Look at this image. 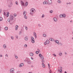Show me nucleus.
<instances>
[{
  "instance_id": "f257e3e1",
  "label": "nucleus",
  "mask_w": 73,
  "mask_h": 73,
  "mask_svg": "<svg viewBox=\"0 0 73 73\" xmlns=\"http://www.w3.org/2000/svg\"><path fill=\"white\" fill-rule=\"evenodd\" d=\"M24 61L26 62L28 64H31V61L30 59L29 58H27L26 59L24 60Z\"/></svg>"
},
{
  "instance_id": "f03ea898",
  "label": "nucleus",
  "mask_w": 73,
  "mask_h": 73,
  "mask_svg": "<svg viewBox=\"0 0 73 73\" xmlns=\"http://www.w3.org/2000/svg\"><path fill=\"white\" fill-rule=\"evenodd\" d=\"M36 12V10L34 9H32L30 10V14L32 15L33 13H34V12Z\"/></svg>"
},
{
  "instance_id": "7ed1b4c3",
  "label": "nucleus",
  "mask_w": 73,
  "mask_h": 73,
  "mask_svg": "<svg viewBox=\"0 0 73 73\" xmlns=\"http://www.w3.org/2000/svg\"><path fill=\"white\" fill-rule=\"evenodd\" d=\"M49 40H47L44 43V44L45 45H46V44H49Z\"/></svg>"
},
{
  "instance_id": "20e7f679",
  "label": "nucleus",
  "mask_w": 73,
  "mask_h": 73,
  "mask_svg": "<svg viewBox=\"0 0 73 73\" xmlns=\"http://www.w3.org/2000/svg\"><path fill=\"white\" fill-rule=\"evenodd\" d=\"M39 56L41 58V59L42 60H43L44 59V56H43L42 55V54H39Z\"/></svg>"
},
{
  "instance_id": "39448f33",
  "label": "nucleus",
  "mask_w": 73,
  "mask_h": 73,
  "mask_svg": "<svg viewBox=\"0 0 73 73\" xmlns=\"http://www.w3.org/2000/svg\"><path fill=\"white\" fill-rule=\"evenodd\" d=\"M33 36L35 37V39L37 38V34L36 33L34 32L33 33Z\"/></svg>"
},
{
  "instance_id": "423d86ee",
  "label": "nucleus",
  "mask_w": 73,
  "mask_h": 73,
  "mask_svg": "<svg viewBox=\"0 0 73 73\" xmlns=\"http://www.w3.org/2000/svg\"><path fill=\"white\" fill-rule=\"evenodd\" d=\"M10 18L11 20L12 21L14 19V17H13V16L12 15L10 16Z\"/></svg>"
},
{
  "instance_id": "0eeeda50",
  "label": "nucleus",
  "mask_w": 73,
  "mask_h": 73,
  "mask_svg": "<svg viewBox=\"0 0 73 73\" xmlns=\"http://www.w3.org/2000/svg\"><path fill=\"white\" fill-rule=\"evenodd\" d=\"M48 4L50 5L52 3V0H48Z\"/></svg>"
},
{
  "instance_id": "6e6552de",
  "label": "nucleus",
  "mask_w": 73,
  "mask_h": 73,
  "mask_svg": "<svg viewBox=\"0 0 73 73\" xmlns=\"http://www.w3.org/2000/svg\"><path fill=\"white\" fill-rule=\"evenodd\" d=\"M21 5L23 6H24L25 5V4H24V3L23 1H21Z\"/></svg>"
},
{
  "instance_id": "1a4fd4ad",
  "label": "nucleus",
  "mask_w": 73,
  "mask_h": 73,
  "mask_svg": "<svg viewBox=\"0 0 73 73\" xmlns=\"http://www.w3.org/2000/svg\"><path fill=\"white\" fill-rule=\"evenodd\" d=\"M53 20L55 22H57V19L55 17L53 18Z\"/></svg>"
},
{
  "instance_id": "9d476101",
  "label": "nucleus",
  "mask_w": 73,
  "mask_h": 73,
  "mask_svg": "<svg viewBox=\"0 0 73 73\" xmlns=\"http://www.w3.org/2000/svg\"><path fill=\"white\" fill-rule=\"evenodd\" d=\"M14 70H15L13 68H12L11 69H10V72H14Z\"/></svg>"
},
{
  "instance_id": "9b49d317",
  "label": "nucleus",
  "mask_w": 73,
  "mask_h": 73,
  "mask_svg": "<svg viewBox=\"0 0 73 73\" xmlns=\"http://www.w3.org/2000/svg\"><path fill=\"white\" fill-rule=\"evenodd\" d=\"M24 65V63H22L20 64L19 65V67H22Z\"/></svg>"
},
{
  "instance_id": "f8f14e48",
  "label": "nucleus",
  "mask_w": 73,
  "mask_h": 73,
  "mask_svg": "<svg viewBox=\"0 0 73 73\" xmlns=\"http://www.w3.org/2000/svg\"><path fill=\"white\" fill-rule=\"evenodd\" d=\"M43 4H48V2L47 1H45L43 2Z\"/></svg>"
},
{
  "instance_id": "ddd939ff",
  "label": "nucleus",
  "mask_w": 73,
  "mask_h": 73,
  "mask_svg": "<svg viewBox=\"0 0 73 73\" xmlns=\"http://www.w3.org/2000/svg\"><path fill=\"white\" fill-rule=\"evenodd\" d=\"M28 36H26L25 37V40L26 41H27L28 40Z\"/></svg>"
},
{
  "instance_id": "4468645a",
  "label": "nucleus",
  "mask_w": 73,
  "mask_h": 73,
  "mask_svg": "<svg viewBox=\"0 0 73 73\" xmlns=\"http://www.w3.org/2000/svg\"><path fill=\"white\" fill-rule=\"evenodd\" d=\"M50 40L51 41H54V40L53 38H50Z\"/></svg>"
},
{
  "instance_id": "2eb2a0df",
  "label": "nucleus",
  "mask_w": 73,
  "mask_h": 73,
  "mask_svg": "<svg viewBox=\"0 0 73 73\" xmlns=\"http://www.w3.org/2000/svg\"><path fill=\"white\" fill-rule=\"evenodd\" d=\"M30 56H33V54L32 52H31L30 53Z\"/></svg>"
},
{
  "instance_id": "dca6fc26",
  "label": "nucleus",
  "mask_w": 73,
  "mask_h": 73,
  "mask_svg": "<svg viewBox=\"0 0 73 73\" xmlns=\"http://www.w3.org/2000/svg\"><path fill=\"white\" fill-rule=\"evenodd\" d=\"M55 42L57 44H58V42H59V41H58L57 40H55Z\"/></svg>"
},
{
  "instance_id": "f3484780",
  "label": "nucleus",
  "mask_w": 73,
  "mask_h": 73,
  "mask_svg": "<svg viewBox=\"0 0 73 73\" xmlns=\"http://www.w3.org/2000/svg\"><path fill=\"white\" fill-rule=\"evenodd\" d=\"M26 14H27V12L26 11H24L23 12V15L24 16H25L26 15Z\"/></svg>"
},
{
  "instance_id": "a211bd4d",
  "label": "nucleus",
  "mask_w": 73,
  "mask_h": 73,
  "mask_svg": "<svg viewBox=\"0 0 73 73\" xmlns=\"http://www.w3.org/2000/svg\"><path fill=\"white\" fill-rule=\"evenodd\" d=\"M28 2H26L25 3V7H27V5H28Z\"/></svg>"
},
{
  "instance_id": "6ab92c4d",
  "label": "nucleus",
  "mask_w": 73,
  "mask_h": 73,
  "mask_svg": "<svg viewBox=\"0 0 73 73\" xmlns=\"http://www.w3.org/2000/svg\"><path fill=\"white\" fill-rule=\"evenodd\" d=\"M18 27H19V26L18 25H17L16 26L15 30H17V29H18Z\"/></svg>"
},
{
  "instance_id": "aec40b11",
  "label": "nucleus",
  "mask_w": 73,
  "mask_h": 73,
  "mask_svg": "<svg viewBox=\"0 0 73 73\" xmlns=\"http://www.w3.org/2000/svg\"><path fill=\"white\" fill-rule=\"evenodd\" d=\"M31 40H35V39H34V38H33V37L32 36L31 37Z\"/></svg>"
},
{
  "instance_id": "412c9836",
  "label": "nucleus",
  "mask_w": 73,
  "mask_h": 73,
  "mask_svg": "<svg viewBox=\"0 0 73 73\" xmlns=\"http://www.w3.org/2000/svg\"><path fill=\"white\" fill-rule=\"evenodd\" d=\"M3 47L4 48H6V45L5 44H3Z\"/></svg>"
},
{
  "instance_id": "4be33fe9",
  "label": "nucleus",
  "mask_w": 73,
  "mask_h": 73,
  "mask_svg": "<svg viewBox=\"0 0 73 73\" xmlns=\"http://www.w3.org/2000/svg\"><path fill=\"white\" fill-rule=\"evenodd\" d=\"M60 17H63V15L61 14L59 16Z\"/></svg>"
},
{
  "instance_id": "5701e85b",
  "label": "nucleus",
  "mask_w": 73,
  "mask_h": 73,
  "mask_svg": "<svg viewBox=\"0 0 73 73\" xmlns=\"http://www.w3.org/2000/svg\"><path fill=\"white\" fill-rule=\"evenodd\" d=\"M8 27H5V31H7V30H8Z\"/></svg>"
},
{
  "instance_id": "b1692460",
  "label": "nucleus",
  "mask_w": 73,
  "mask_h": 73,
  "mask_svg": "<svg viewBox=\"0 0 73 73\" xmlns=\"http://www.w3.org/2000/svg\"><path fill=\"white\" fill-rule=\"evenodd\" d=\"M43 37H46V35L45 34H44L43 35Z\"/></svg>"
},
{
  "instance_id": "393cba45",
  "label": "nucleus",
  "mask_w": 73,
  "mask_h": 73,
  "mask_svg": "<svg viewBox=\"0 0 73 73\" xmlns=\"http://www.w3.org/2000/svg\"><path fill=\"white\" fill-rule=\"evenodd\" d=\"M62 53L61 52H60L59 54V56H62Z\"/></svg>"
},
{
  "instance_id": "a878e982",
  "label": "nucleus",
  "mask_w": 73,
  "mask_h": 73,
  "mask_svg": "<svg viewBox=\"0 0 73 73\" xmlns=\"http://www.w3.org/2000/svg\"><path fill=\"white\" fill-rule=\"evenodd\" d=\"M58 3H61V1L59 0L58 1Z\"/></svg>"
},
{
  "instance_id": "bb28decb",
  "label": "nucleus",
  "mask_w": 73,
  "mask_h": 73,
  "mask_svg": "<svg viewBox=\"0 0 73 73\" xmlns=\"http://www.w3.org/2000/svg\"><path fill=\"white\" fill-rule=\"evenodd\" d=\"M59 72L60 73H62V70H59Z\"/></svg>"
},
{
  "instance_id": "cd10ccee",
  "label": "nucleus",
  "mask_w": 73,
  "mask_h": 73,
  "mask_svg": "<svg viewBox=\"0 0 73 73\" xmlns=\"http://www.w3.org/2000/svg\"><path fill=\"white\" fill-rule=\"evenodd\" d=\"M42 65L43 67V68H44V67H45V64H44L42 63Z\"/></svg>"
},
{
  "instance_id": "c85d7f7f",
  "label": "nucleus",
  "mask_w": 73,
  "mask_h": 73,
  "mask_svg": "<svg viewBox=\"0 0 73 73\" xmlns=\"http://www.w3.org/2000/svg\"><path fill=\"white\" fill-rule=\"evenodd\" d=\"M49 12L50 13H53V11L51 10Z\"/></svg>"
},
{
  "instance_id": "c756f323",
  "label": "nucleus",
  "mask_w": 73,
  "mask_h": 73,
  "mask_svg": "<svg viewBox=\"0 0 73 73\" xmlns=\"http://www.w3.org/2000/svg\"><path fill=\"white\" fill-rule=\"evenodd\" d=\"M9 12H8L7 14V17H8V16H9Z\"/></svg>"
},
{
  "instance_id": "7c9ffc66",
  "label": "nucleus",
  "mask_w": 73,
  "mask_h": 73,
  "mask_svg": "<svg viewBox=\"0 0 73 73\" xmlns=\"http://www.w3.org/2000/svg\"><path fill=\"white\" fill-rule=\"evenodd\" d=\"M32 43H35V40H32Z\"/></svg>"
},
{
  "instance_id": "2f4dec72",
  "label": "nucleus",
  "mask_w": 73,
  "mask_h": 73,
  "mask_svg": "<svg viewBox=\"0 0 73 73\" xmlns=\"http://www.w3.org/2000/svg\"><path fill=\"white\" fill-rule=\"evenodd\" d=\"M0 21H2V20H3V18L2 17H0Z\"/></svg>"
},
{
  "instance_id": "473e14b6",
  "label": "nucleus",
  "mask_w": 73,
  "mask_h": 73,
  "mask_svg": "<svg viewBox=\"0 0 73 73\" xmlns=\"http://www.w3.org/2000/svg\"><path fill=\"white\" fill-rule=\"evenodd\" d=\"M15 57L16 58H18V57H17V56H16V55H15Z\"/></svg>"
},
{
  "instance_id": "72a5a7b5",
  "label": "nucleus",
  "mask_w": 73,
  "mask_h": 73,
  "mask_svg": "<svg viewBox=\"0 0 73 73\" xmlns=\"http://www.w3.org/2000/svg\"><path fill=\"white\" fill-rule=\"evenodd\" d=\"M25 28L26 29V30H28V28L27 27V26H25Z\"/></svg>"
},
{
  "instance_id": "f704fd0d",
  "label": "nucleus",
  "mask_w": 73,
  "mask_h": 73,
  "mask_svg": "<svg viewBox=\"0 0 73 73\" xmlns=\"http://www.w3.org/2000/svg\"><path fill=\"white\" fill-rule=\"evenodd\" d=\"M49 73H52V71L50 70V71L49 72Z\"/></svg>"
},
{
  "instance_id": "c9c22d12",
  "label": "nucleus",
  "mask_w": 73,
  "mask_h": 73,
  "mask_svg": "<svg viewBox=\"0 0 73 73\" xmlns=\"http://www.w3.org/2000/svg\"><path fill=\"white\" fill-rule=\"evenodd\" d=\"M24 46H25V48H27V45L25 44L24 45Z\"/></svg>"
},
{
  "instance_id": "e433bc0d",
  "label": "nucleus",
  "mask_w": 73,
  "mask_h": 73,
  "mask_svg": "<svg viewBox=\"0 0 73 73\" xmlns=\"http://www.w3.org/2000/svg\"><path fill=\"white\" fill-rule=\"evenodd\" d=\"M24 18L26 19H27V16L25 15V16H24Z\"/></svg>"
},
{
  "instance_id": "4c0bfd02",
  "label": "nucleus",
  "mask_w": 73,
  "mask_h": 73,
  "mask_svg": "<svg viewBox=\"0 0 73 73\" xmlns=\"http://www.w3.org/2000/svg\"><path fill=\"white\" fill-rule=\"evenodd\" d=\"M44 62H45V60H42V63H44Z\"/></svg>"
},
{
  "instance_id": "58836bf2",
  "label": "nucleus",
  "mask_w": 73,
  "mask_h": 73,
  "mask_svg": "<svg viewBox=\"0 0 73 73\" xmlns=\"http://www.w3.org/2000/svg\"><path fill=\"white\" fill-rule=\"evenodd\" d=\"M63 17H66V15H63Z\"/></svg>"
},
{
  "instance_id": "ea45409f",
  "label": "nucleus",
  "mask_w": 73,
  "mask_h": 73,
  "mask_svg": "<svg viewBox=\"0 0 73 73\" xmlns=\"http://www.w3.org/2000/svg\"><path fill=\"white\" fill-rule=\"evenodd\" d=\"M17 16V15L16 14H14V17H16V16Z\"/></svg>"
},
{
  "instance_id": "a19ab883",
  "label": "nucleus",
  "mask_w": 73,
  "mask_h": 73,
  "mask_svg": "<svg viewBox=\"0 0 73 73\" xmlns=\"http://www.w3.org/2000/svg\"><path fill=\"white\" fill-rule=\"evenodd\" d=\"M38 53H39V52L38 51H36V54H38Z\"/></svg>"
},
{
  "instance_id": "79ce46f5",
  "label": "nucleus",
  "mask_w": 73,
  "mask_h": 73,
  "mask_svg": "<svg viewBox=\"0 0 73 73\" xmlns=\"http://www.w3.org/2000/svg\"><path fill=\"white\" fill-rule=\"evenodd\" d=\"M15 3H16V4L17 5H18V4H19V3H17V1H16L15 2Z\"/></svg>"
},
{
  "instance_id": "37998d69",
  "label": "nucleus",
  "mask_w": 73,
  "mask_h": 73,
  "mask_svg": "<svg viewBox=\"0 0 73 73\" xmlns=\"http://www.w3.org/2000/svg\"><path fill=\"white\" fill-rule=\"evenodd\" d=\"M21 31H20V32H19V35H21Z\"/></svg>"
},
{
  "instance_id": "c03bdc74",
  "label": "nucleus",
  "mask_w": 73,
  "mask_h": 73,
  "mask_svg": "<svg viewBox=\"0 0 73 73\" xmlns=\"http://www.w3.org/2000/svg\"><path fill=\"white\" fill-rule=\"evenodd\" d=\"M60 70H62V66H60Z\"/></svg>"
},
{
  "instance_id": "a18cd8bd",
  "label": "nucleus",
  "mask_w": 73,
  "mask_h": 73,
  "mask_svg": "<svg viewBox=\"0 0 73 73\" xmlns=\"http://www.w3.org/2000/svg\"><path fill=\"white\" fill-rule=\"evenodd\" d=\"M11 39H12V40H13V36H11Z\"/></svg>"
},
{
  "instance_id": "49530a36",
  "label": "nucleus",
  "mask_w": 73,
  "mask_h": 73,
  "mask_svg": "<svg viewBox=\"0 0 73 73\" xmlns=\"http://www.w3.org/2000/svg\"><path fill=\"white\" fill-rule=\"evenodd\" d=\"M10 20H10V19H8V22H9L10 21Z\"/></svg>"
},
{
  "instance_id": "de8ad7c7",
  "label": "nucleus",
  "mask_w": 73,
  "mask_h": 73,
  "mask_svg": "<svg viewBox=\"0 0 73 73\" xmlns=\"http://www.w3.org/2000/svg\"><path fill=\"white\" fill-rule=\"evenodd\" d=\"M38 26H39V27H41V25L40 24H38Z\"/></svg>"
},
{
  "instance_id": "09e8293b",
  "label": "nucleus",
  "mask_w": 73,
  "mask_h": 73,
  "mask_svg": "<svg viewBox=\"0 0 73 73\" xmlns=\"http://www.w3.org/2000/svg\"><path fill=\"white\" fill-rule=\"evenodd\" d=\"M2 12V9H0V13Z\"/></svg>"
},
{
  "instance_id": "8fccbe9b",
  "label": "nucleus",
  "mask_w": 73,
  "mask_h": 73,
  "mask_svg": "<svg viewBox=\"0 0 73 73\" xmlns=\"http://www.w3.org/2000/svg\"><path fill=\"white\" fill-rule=\"evenodd\" d=\"M4 15H5H5H6V14L5 13V12H4Z\"/></svg>"
},
{
  "instance_id": "3c124183",
  "label": "nucleus",
  "mask_w": 73,
  "mask_h": 73,
  "mask_svg": "<svg viewBox=\"0 0 73 73\" xmlns=\"http://www.w3.org/2000/svg\"><path fill=\"white\" fill-rule=\"evenodd\" d=\"M5 57H8V54H6L5 55Z\"/></svg>"
},
{
  "instance_id": "603ef678",
  "label": "nucleus",
  "mask_w": 73,
  "mask_h": 73,
  "mask_svg": "<svg viewBox=\"0 0 73 73\" xmlns=\"http://www.w3.org/2000/svg\"><path fill=\"white\" fill-rule=\"evenodd\" d=\"M0 57H3V55L2 54L0 55Z\"/></svg>"
},
{
  "instance_id": "864d4df0",
  "label": "nucleus",
  "mask_w": 73,
  "mask_h": 73,
  "mask_svg": "<svg viewBox=\"0 0 73 73\" xmlns=\"http://www.w3.org/2000/svg\"><path fill=\"white\" fill-rule=\"evenodd\" d=\"M48 68H50V65L49 64H48Z\"/></svg>"
},
{
  "instance_id": "5fc2aeb1",
  "label": "nucleus",
  "mask_w": 73,
  "mask_h": 73,
  "mask_svg": "<svg viewBox=\"0 0 73 73\" xmlns=\"http://www.w3.org/2000/svg\"><path fill=\"white\" fill-rule=\"evenodd\" d=\"M53 55V56H54V57H56V54H54Z\"/></svg>"
},
{
  "instance_id": "6e6d98bb",
  "label": "nucleus",
  "mask_w": 73,
  "mask_h": 73,
  "mask_svg": "<svg viewBox=\"0 0 73 73\" xmlns=\"http://www.w3.org/2000/svg\"><path fill=\"white\" fill-rule=\"evenodd\" d=\"M44 17V15H42V17L43 18V17Z\"/></svg>"
},
{
  "instance_id": "4d7b16f0",
  "label": "nucleus",
  "mask_w": 73,
  "mask_h": 73,
  "mask_svg": "<svg viewBox=\"0 0 73 73\" xmlns=\"http://www.w3.org/2000/svg\"><path fill=\"white\" fill-rule=\"evenodd\" d=\"M61 44V46H62V44L61 43H60V44Z\"/></svg>"
},
{
  "instance_id": "13d9d810",
  "label": "nucleus",
  "mask_w": 73,
  "mask_h": 73,
  "mask_svg": "<svg viewBox=\"0 0 73 73\" xmlns=\"http://www.w3.org/2000/svg\"><path fill=\"white\" fill-rule=\"evenodd\" d=\"M13 5V3H10V5Z\"/></svg>"
},
{
  "instance_id": "bf43d9fd",
  "label": "nucleus",
  "mask_w": 73,
  "mask_h": 73,
  "mask_svg": "<svg viewBox=\"0 0 73 73\" xmlns=\"http://www.w3.org/2000/svg\"><path fill=\"white\" fill-rule=\"evenodd\" d=\"M68 4H69V5H70L71 4V3L70 2H69L68 3Z\"/></svg>"
},
{
  "instance_id": "052dcab7",
  "label": "nucleus",
  "mask_w": 73,
  "mask_h": 73,
  "mask_svg": "<svg viewBox=\"0 0 73 73\" xmlns=\"http://www.w3.org/2000/svg\"><path fill=\"white\" fill-rule=\"evenodd\" d=\"M8 7L9 8H11V6L10 5H9Z\"/></svg>"
},
{
  "instance_id": "680f3d73",
  "label": "nucleus",
  "mask_w": 73,
  "mask_h": 73,
  "mask_svg": "<svg viewBox=\"0 0 73 73\" xmlns=\"http://www.w3.org/2000/svg\"><path fill=\"white\" fill-rule=\"evenodd\" d=\"M31 60H33V57H31Z\"/></svg>"
},
{
  "instance_id": "e2e57ef3",
  "label": "nucleus",
  "mask_w": 73,
  "mask_h": 73,
  "mask_svg": "<svg viewBox=\"0 0 73 73\" xmlns=\"http://www.w3.org/2000/svg\"><path fill=\"white\" fill-rule=\"evenodd\" d=\"M16 38H18V36H16Z\"/></svg>"
},
{
  "instance_id": "0e129e2a",
  "label": "nucleus",
  "mask_w": 73,
  "mask_h": 73,
  "mask_svg": "<svg viewBox=\"0 0 73 73\" xmlns=\"http://www.w3.org/2000/svg\"><path fill=\"white\" fill-rule=\"evenodd\" d=\"M31 67L32 68H33V65H32V66H31Z\"/></svg>"
},
{
  "instance_id": "69168bd1",
  "label": "nucleus",
  "mask_w": 73,
  "mask_h": 73,
  "mask_svg": "<svg viewBox=\"0 0 73 73\" xmlns=\"http://www.w3.org/2000/svg\"><path fill=\"white\" fill-rule=\"evenodd\" d=\"M64 73H67V72L66 71H65Z\"/></svg>"
},
{
  "instance_id": "338daca9",
  "label": "nucleus",
  "mask_w": 73,
  "mask_h": 73,
  "mask_svg": "<svg viewBox=\"0 0 73 73\" xmlns=\"http://www.w3.org/2000/svg\"><path fill=\"white\" fill-rule=\"evenodd\" d=\"M70 23H72V20L70 21Z\"/></svg>"
},
{
  "instance_id": "774afa93",
  "label": "nucleus",
  "mask_w": 73,
  "mask_h": 73,
  "mask_svg": "<svg viewBox=\"0 0 73 73\" xmlns=\"http://www.w3.org/2000/svg\"><path fill=\"white\" fill-rule=\"evenodd\" d=\"M12 73H15V72H14V71H13V72H12Z\"/></svg>"
}]
</instances>
